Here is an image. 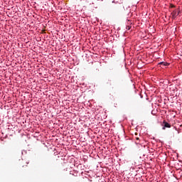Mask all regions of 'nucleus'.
<instances>
[{"label":"nucleus","mask_w":182,"mask_h":182,"mask_svg":"<svg viewBox=\"0 0 182 182\" xmlns=\"http://www.w3.org/2000/svg\"><path fill=\"white\" fill-rule=\"evenodd\" d=\"M180 14V10L176 9L171 12L172 18H176Z\"/></svg>","instance_id":"f257e3e1"},{"label":"nucleus","mask_w":182,"mask_h":182,"mask_svg":"<svg viewBox=\"0 0 182 182\" xmlns=\"http://www.w3.org/2000/svg\"><path fill=\"white\" fill-rule=\"evenodd\" d=\"M166 128L170 129L171 128V124L168 123L166 121H164L163 122V130H165Z\"/></svg>","instance_id":"f03ea898"},{"label":"nucleus","mask_w":182,"mask_h":182,"mask_svg":"<svg viewBox=\"0 0 182 182\" xmlns=\"http://www.w3.org/2000/svg\"><path fill=\"white\" fill-rule=\"evenodd\" d=\"M159 65H163V66H168V65H169L170 64H169L168 63L161 62V63H159Z\"/></svg>","instance_id":"7ed1b4c3"},{"label":"nucleus","mask_w":182,"mask_h":182,"mask_svg":"<svg viewBox=\"0 0 182 182\" xmlns=\"http://www.w3.org/2000/svg\"><path fill=\"white\" fill-rule=\"evenodd\" d=\"M135 140H136V144H139V138L137 137V136H135Z\"/></svg>","instance_id":"20e7f679"},{"label":"nucleus","mask_w":182,"mask_h":182,"mask_svg":"<svg viewBox=\"0 0 182 182\" xmlns=\"http://www.w3.org/2000/svg\"><path fill=\"white\" fill-rule=\"evenodd\" d=\"M131 28H132L131 26H127V31H129V30H131Z\"/></svg>","instance_id":"39448f33"},{"label":"nucleus","mask_w":182,"mask_h":182,"mask_svg":"<svg viewBox=\"0 0 182 182\" xmlns=\"http://www.w3.org/2000/svg\"><path fill=\"white\" fill-rule=\"evenodd\" d=\"M27 165H26V166H23V168H27Z\"/></svg>","instance_id":"423d86ee"},{"label":"nucleus","mask_w":182,"mask_h":182,"mask_svg":"<svg viewBox=\"0 0 182 182\" xmlns=\"http://www.w3.org/2000/svg\"><path fill=\"white\" fill-rule=\"evenodd\" d=\"M174 7H175V6H173V5L171 6V8H174Z\"/></svg>","instance_id":"0eeeda50"},{"label":"nucleus","mask_w":182,"mask_h":182,"mask_svg":"<svg viewBox=\"0 0 182 182\" xmlns=\"http://www.w3.org/2000/svg\"><path fill=\"white\" fill-rule=\"evenodd\" d=\"M135 136H137V133H135Z\"/></svg>","instance_id":"6e6552de"}]
</instances>
